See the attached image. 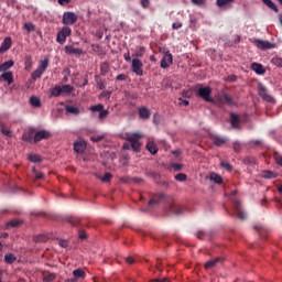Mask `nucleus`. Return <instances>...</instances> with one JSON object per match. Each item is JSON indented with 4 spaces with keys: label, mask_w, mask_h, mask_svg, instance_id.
I'll list each match as a JSON object with an SVG mask.
<instances>
[{
    "label": "nucleus",
    "mask_w": 282,
    "mask_h": 282,
    "mask_svg": "<svg viewBox=\"0 0 282 282\" xmlns=\"http://www.w3.org/2000/svg\"><path fill=\"white\" fill-rule=\"evenodd\" d=\"M141 138H144V134L140 132H135L133 134L127 135L126 140L130 142L131 149L135 153H140V149H142V143H140Z\"/></svg>",
    "instance_id": "nucleus-1"
},
{
    "label": "nucleus",
    "mask_w": 282,
    "mask_h": 282,
    "mask_svg": "<svg viewBox=\"0 0 282 282\" xmlns=\"http://www.w3.org/2000/svg\"><path fill=\"white\" fill-rule=\"evenodd\" d=\"M210 94H213V88H210V86H203V85H198V89L196 93V96H198V98H202L203 100H205V102H215V99L213 97H210Z\"/></svg>",
    "instance_id": "nucleus-2"
},
{
    "label": "nucleus",
    "mask_w": 282,
    "mask_h": 282,
    "mask_svg": "<svg viewBox=\"0 0 282 282\" xmlns=\"http://www.w3.org/2000/svg\"><path fill=\"white\" fill-rule=\"evenodd\" d=\"M48 67H50V58L45 57L44 59H41L39 67L31 75L33 80L41 78L43 74H45Z\"/></svg>",
    "instance_id": "nucleus-3"
},
{
    "label": "nucleus",
    "mask_w": 282,
    "mask_h": 282,
    "mask_svg": "<svg viewBox=\"0 0 282 282\" xmlns=\"http://www.w3.org/2000/svg\"><path fill=\"white\" fill-rule=\"evenodd\" d=\"M72 34V28L64 26L56 36V43H59V45H64L65 41H67V36H70Z\"/></svg>",
    "instance_id": "nucleus-4"
},
{
    "label": "nucleus",
    "mask_w": 282,
    "mask_h": 282,
    "mask_svg": "<svg viewBox=\"0 0 282 282\" xmlns=\"http://www.w3.org/2000/svg\"><path fill=\"white\" fill-rule=\"evenodd\" d=\"M131 63H132L131 69L133 72V74H137V76H143L144 70L142 69V67H144V64L141 62V59L132 58Z\"/></svg>",
    "instance_id": "nucleus-5"
},
{
    "label": "nucleus",
    "mask_w": 282,
    "mask_h": 282,
    "mask_svg": "<svg viewBox=\"0 0 282 282\" xmlns=\"http://www.w3.org/2000/svg\"><path fill=\"white\" fill-rule=\"evenodd\" d=\"M253 45H256L258 50H262L263 52H265V50H274V47H276L274 43H270L260 39L253 40Z\"/></svg>",
    "instance_id": "nucleus-6"
},
{
    "label": "nucleus",
    "mask_w": 282,
    "mask_h": 282,
    "mask_svg": "<svg viewBox=\"0 0 282 282\" xmlns=\"http://www.w3.org/2000/svg\"><path fill=\"white\" fill-rule=\"evenodd\" d=\"M259 89V96L262 100H265L267 102H274V97L270 96L268 93V88L263 84L258 85Z\"/></svg>",
    "instance_id": "nucleus-7"
},
{
    "label": "nucleus",
    "mask_w": 282,
    "mask_h": 282,
    "mask_svg": "<svg viewBox=\"0 0 282 282\" xmlns=\"http://www.w3.org/2000/svg\"><path fill=\"white\" fill-rule=\"evenodd\" d=\"M173 65V54L171 51H166L161 59V67L162 69H169Z\"/></svg>",
    "instance_id": "nucleus-8"
},
{
    "label": "nucleus",
    "mask_w": 282,
    "mask_h": 282,
    "mask_svg": "<svg viewBox=\"0 0 282 282\" xmlns=\"http://www.w3.org/2000/svg\"><path fill=\"white\" fill-rule=\"evenodd\" d=\"M78 21V15L74 12H64L63 14V24L64 25H74Z\"/></svg>",
    "instance_id": "nucleus-9"
},
{
    "label": "nucleus",
    "mask_w": 282,
    "mask_h": 282,
    "mask_svg": "<svg viewBox=\"0 0 282 282\" xmlns=\"http://www.w3.org/2000/svg\"><path fill=\"white\" fill-rule=\"evenodd\" d=\"M51 137H52V134L47 130L36 131L34 134V144L41 142V140H48V138H51Z\"/></svg>",
    "instance_id": "nucleus-10"
},
{
    "label": "nucleus",
    "mask_w": 282,
    "mask_h": 282,
    "mask_svg": "<svg viewBox=\"0 0 282 282\" xmlns=\"http://www.w3.org/2000/svg\"><path fill=\"white\" fill-rule=\"evenodd\" d=\"M221 263H224V257L214 258L205 263V270H213V268H217Z\"/></svg>",
    "instance_id": "nucleus-11"
},
{
    "label": "nucleus",
    "mask_w": 282,
    "mask_h": 282,
    "mask_svg": "<svg viewBox=\"0 0 282 282\" xmlns=\"http://www.w3.org/2000/svg\"><path fill=\"white\" fill-rule=\"evenodd\" d=\"M230 124L232 129H240L241 127V119L239 118V115L232 112L230 115Z\"/></svg>",
    "instance_id": "nucleus-12"
},
{
    "label": "nucleus",
    "mask_w": 282,
    "mask_h": 282,
    "mask_svg": "<svg viewBox=\"0 0 282 282\" xmlns=\"http://www.w3.org/2000/svg\"><path fill=\"white\" fill-rule=\"evenodd\" d=\"M35 131L36 130L34 128L29 129L22 134V140H24V142H34Z\"/></svg>",
    "instance_id": "nucleus-13"
},
{
    "label": "nucleus",
    "mask_w": 282,
    "mask_h": 282,
    "mask_svg": "<svg viewBox=\"0 0 282 282\" xmlns=\"http://www.w3.org/2000/svg\"><path fill=\"white\" fill-rule=\"evenodd\" d=\"M12 47V37H6L0 46V54H4V52H8Z\"/></svg>",
    "instance_id": "nucleus-14"
},
{
    "label": "nucleus",
    "mask_w": 282,
    "mask_h": 282,
    "mask_svg": "<svg viewBox=\"0 0 282 282\" xmlns=\"http://www.w3.org/2000/svg\"><path fill=\"white\" fill-rule=\"evenodd\" d=\"M210 140L215 144V147H223V144H226V142H228L227 138L220 135H212Z\"/></svg>",
    "instance_id": "nucleus-15"
},
{
    "label": "nucleus",
    "mask_w": 282,
    "mask_h": 282,
    "mask_svg": "<svg viewBox=\"0 0 282 282\" xmlns=\"http://www.w3.org/2000/svg\"><path fill=\"white\" fill-rule=\"evenodd\" d=\"M162 199H166V194H155L152 199L149 200V206H156Z\"/></svg>",
    "instance_id": "nucleus-16"
},
{
    "label": "nucleus",
    "mask_w": 282,
    "mask_h": 282,
    "mask_svg": "<svg viewBox=\"0 0 282 282\" xmlns=\"http://www.w3.org/2000/svg\"><path fill=\"white\" fill-rule=\"evenodd\" d=\"M1 80H4L8 85H12V83H14V75L12 72H4L0 75V82Z\"/></svg>",
    "instance_id": "nucleus-17"
},
{
    "label": "nucleus",
    "mask_w": 282,
    "mask_h": 282,
    "mask_svg": "<svg viewBox=\"0 0 282 282\" xmlns=\"http://www.w3.org/2000/svg\"><path fill=\"white\" fill-rule=\"evenodd\" d=\"M234 206H235V214L238 217V219H241V220L246 219V214L243 213V210H241V203L235 202Z\"/></svg>",
    "instance_id": "nucleus-18"
},
{
    "label": "nucleus",
    "mask_w": 282,
    "mask_h": 282,
    "mask_svg": "<svg viewBox=\"0 0 282 282\" xmlns=\"http://www.w3.org/2000/svg\"><path fill=\"white\" fill-rule=\"evenodd\" d=\"M65 52L66 54H73L74 56H80L84 54L83 48H76L72 45L65 46Z\"/></svg>",
    "instance_id": "nucleus-19"
},
{
    "label": "nucleus",
    "mask_w": 282,
    "mask_h": 282,
    "mask_svg": "<svg viewBox=\"0 0 282 282\" xmlns=\"http://www.w3.org/2000/svg\"><path fill=\"white\" fill-rule=\"evenodd\" d=\"M170 213H172V215H184V208L173 203L170 205Z\"/></svg>",
    "instance_id": "nucleus-20"
},
{
    "label": "nucleus",
    "mask_w": 282,
    "mask_h": 282,
    "mask_svg": "<svg viewBox=\"0 0 282 282\" xmlns=\"http://www.w3.org/2000/svg\"><path fill=\"white\" fill-rule=\"evenodd\" d=\"M139 117L141 120H149L151 118V110L147 107H141L139 109Z\"/></svg>",
    "instance_id": "nucleus-21"
},
{
    "label": "nucleus",
    "mask_w": 282,
    "mask_h": 282,
    "mask_svg": "<svg viewBox=\"0 0 282 282\" xmlns=\"http://www.w3.org/2000/svg\"><path fill=\"white\" fill-rule=\"evenodd\" d=\"M251 69L256 72V74H258L259 76H263V74H265V68H263V65L259 63H252Z\"/></svg>",
    "instance_id": "nucleus-22"
},
{
    "label": "nucleus",
    "mask_w": 282,
    "mask_h": 282,
    "mask_svg": "<svg viewBox=\"0 0 282 282\" xmlns=\"http://www.w3.org/2000/svg\"><path fill=\"white\" fill-rule=\"evenodd\" d=\"M29 162H32L33 164H39L41 162H43V156L39 155L36 153H31L28 156Z\"/></svg>",
    "instance_id": "nucleus-23"
},
{
    "label": "nucleus",
    "mask_w": 282,
    "mask_h": 282,
    "mask_svg": "<svg viewBox=\"0 0 282 282\" xmlns=\"http://www.w3.org/2000/svg\"><path fill=\"white\" fill-rule=\"evenodd\" d=\"M145 149L151 153L152 155H155L158 153V145L153 141H148Z\"/></svg>",
    "instance_id": "nucleus-24"
},
{
    "label": "nucleus",
    "mask_w": 282,
    "mask_h": 282,
    "mask_svg": "<svg viewBox=\"0 0 282 282\" xmlns=\"http://www.w3.org/2000/svg\"><path fill=\"white\" fill-rule=\"evenodd\" d=\"M87 148V145L85 144V142H75L74 143V151L75 153H85V149Z\"/></svg>",
    "instance_id": "nucleus-25"
},
{
    "label": "nucleus",
    "mask_w": 282,
    "mask_h": 282,
    "mask_svg": "<svg viewBox=\"0 0 282 282\" xmlns=\"http://www.w3.org/2000/svg\"><path fill=\"white\" fill-rule=\"evenodd\" d=\"M209 180L212 182H214L215 184H224V178L221 177V175H219L215 172L210 173Z\"/></svg>",
    "instance_id": "nucleus-26"
},
{
    "label": "nucleus",
    "mask_w": 282,
    "mask_h": 282,
    "mask_svg": "<svg viewBox=\"0 0 282 282\" xmlns=\"http://www.w3.org/2000/svg\"><path fill=\"white\" fill-rule=\"evenodd\" d=\"M66 113H70L72 116L80 115V109L76 106H66Z\"/></svg>",
    "instance_id": "nucleus-27"
},
{
    "label": "nucleus",
    "mask_w": 282,
    "mask_h": 282,
    "mask_svg": "<svg viewBox=\"0 0 282 282\" xmlns=\"http://www.w3.org/2000/svg\"><path fill=\"white\" fill-rule=\"evenodd\" d=\"M10 67H14V61L10 59L0 65V72H8Z\"/></svg>",
    "instance_id": "nucleus-28"
},
{
    "label": "nucleus",
    "mask_w": 282,
    "mask_h": 282,
    "mask_svg": "<svg viewBox=\"0 0 282 282\" xmlns=\"http://www.w3.org/2000/svg\"><path fill=\"white\" fill-rule=\"evenodd\" d=\"M65 221H68L72 226H78L80 224V219L74 216H65Z\"/></svg>",
    "instance_id": "nucleus-29"
},
{
    "label": "nucleus",
    "mask_w": 282,
    "mask_h": 282,
    "mask_svg": "<svg viewBox=\"0 0 282 282\" xmlns=\"http://www.w3.org/2000/svg\"><path fill=\"white\" fill-rule=\"evenodd\" d=\"M235 3V0H217L216 4L218 8H226L228 6H232Z\"/></svg>",
    "instance_id": "nucleus-30"
},
{
    "label": "nucleus",
    "mask_w": 282,
    "mask_h": 282,
    "mask_svg": "<svg viewBox=\"0 0 282 282\" xmlns=\"http://www.w3.org/2000/svg\"><path fill=\"white\" fill-rule=\"evenodd\" d=\"M196 237H197V239H200V241H204V239H210V234H208L205 230H198L196 232Z\"/></svg>",
    "instance_id": "nucleus-31"
},
{
    "label": "nucleus",
    "mask_w": 282,
    "mask_h": 282,
    "mask_svg": "<svg viewBox=\"0 0 282 282\" xmlns=\"http://www.w3.org/2000/svg\"><path fill=\"white\" fill-rule=\"evenodd\" d=\"M50 94H51V97L58 98V96H61V94H63L61 90V86L56 85L55 87H53L50 90Z\"/></svg>",
    "instance_id": "nucleus-32"
},
{
    "label": "nucleus",
    "mask_w": 282,
    "mask_h": 282,
    "mask_svg": "<svg viewBox=\"0 0 282 282\" xmlns=\"http://www.w3.org/2000/svg\"><path fill=\"white\" fill-rule=\"evenodd\" d=\"M264 6H268L273 12H279V7L272 0H262Z\"/></svg>",
    "instance_id": "nucleus-33"
},
{
    "label": "nucleus",
    "mask_w": 282,
    "mask_h": 282,
    "mask_svg": "<svg viewBox=\"0 0 282 282\" xmlns=\"http://www.w3.org/2000/svg\"><path fill=\"white\" fill-rule=\"evenodd\" d=\"M30 105L32 106V107H35V108H39V107H41V98H39V97H36V96H32L31 98H30Z\"/></svg>",
    "instance_id": "nucleus-34"
},
{
    "label": "nucleus",
    "mask_w": 282,
    "mask_h": 282,
    "mask_svg": "<svg viewBox=\"0 0 282 282\" xmlns=\"http://www.w3.org/2000/svg\"><path fill=\"white\" fill-rule=\"evenodd\" d=\"M7 228H19L21 226V220L11 219L6 224Z\"/></svg>",
    "instance_id": "nucleus-35"
},
{
    "label": "nucleus",
    "mask_w": 282,
    "mask_h": 282,
    "mask_svg": "<svg viewBox=\"0 0 282 282\" xmlns=\"http://www.w3.org/2000/svg\"><path fill=\"white\" fill-rule=\"evenodd\" d=\"M14 261H17V256H14V253H7L4 256V263L12 264Z\"/></svg>",
    "instance_id": "nucleus-36"
},
{
    "label": "nucleus",
    "mask_w": 282,
    "mask_h": 282,
    "mask_svg": "<svg viewBox=\"0 0 282 282\" xmlns=\"http://www.w3.org/2000/svg\"><path fill=\"white\" fill-rule=\"evenodd\" d=\"M145 52L147 50L144 48V46H140L138 51L134 54H132V58H142Z\"/></svg>",
    "instance_id": "nucleus-37"
},
{
    "label": "nucleus",
    "mask_w": 282,
    "mask_h": 282,
    "mask_svg": "<svg viewBox=\"0 0 282 282\" xmlns=\"http://www.w3.org/2000/svg\"><path fill=\"white\" fill-rule=\"evenodd\" d=\"M262 177H264V180H274V177H276V173L267 170L262 172Z\"/></svg>",
    "instance_id": "nucleus-38"
},
{
    "label": "nucleus",
    "mask_w": 282,
    "mask_h": 282,
    "mask_svg": "<svg viewBox=\"0 0 282 282\" xmlns=\"http://www.w3.org/2000/svg\"><path fill=\"white\" fill-rule=\"evenodd\" d=\"M73 276L77 278L78 279H85L86 276V273L83 269H76L73 271Z\"/></svg>",
    "instance_id": "nucleus-39"
},
{
    "label": "nucleus",
    "mask_w": 282,
    "mask_h": 282,
    "mask_svg": "<svg viewBox=\"0 0 282 282\" xmlns=\"http://www.w3.org/2000/svg\"><path fill=\"white\" fill-rule=\"evenodd\" d=\"M100 72L101 76H107V74H109V64L107 62L100 64Z\"/></svg>",
    "instance_id": "nucleus-40"
},
{
    "label": "nucleus",
    "mask_w": 282,
    "mask_h": 282,
    "mask_svg": "<svg viewBox=\"0 0 282 282\" xmlns=\"http://www.w3.org/2000/svg\"><path fill=\"white\" fill-rule=\"evenodd\" d=\"M43 281H44V282H53V281H56V273L47 272V274H45V275L43 276Z\"/></svg>",
    "instance_id": "nucleus-41"
},
{
    "label": "nucleus",
    "mask_w": 282,
    "mask_h": 282,
    "mask_svg": "<svg viewBox=\"0 0 282 282\" xmlns=\"http://www.w3.org/2000/svg\"><path fill=\"white\" fill-rule=\"evenodd\" d=\"M61 91H62V94H72V91H74V88L72 85L66 84V85L61 86Z\"/></svg>",
    "instance_id": "nucleus-42"
},
{
    "label": "nucleus",
    "mask_w": 282,
    "mask_h": 282,
    "mask_svg": "<svg viewBox=\"0 0 282 282\" xmlns=\"http://www.w3.org/2000/svg\"><path fill=\"white\" fill-rule=\"evenodd\" d=\"M223 98L227 102V105H235L232 97L228 93H224Z\"/></svg>",
    "instance_id": "nucleus-43"
},
{
    "label": "nucleus",
    "mask_w": 282,
    "mask_h": 282,
    "mask_svg": "<svg viewBox=\"0 0 282 282\" xmlns=\"http://www.w3.org/2000/svg\"><path fill=\"white\" fill-rule=\"evenodd\" d=\"M90 111H99V113L105 110V106L102 104H98V105H95V106H91L89 108Z\"/></svg>",
    "instance_id": "nucleus-44"
},
{
    "label": "nucleus",
    "mask_w": 282,
    "mask_h": 282,
    "mask_svg": "<svg viewBox=\"0 0 282 282\" xmlns=\"http://www.w3.org/2000/svg\"><path fill=\"white\" fill-rule=\"evenodd\" d=\"M272 65H275V67H282V58L281 57H273L271 59Z\"/></svg>",
    "instance_id": "nucleus-45"
},
{
    "label": "nucleus",
    "mask_w": 282,
    "mask_h": 282,
    "mask_svg": "<svg viewBox=\"0 0 282 282\" xmlns=\"http://www.w3.org/2000/svg\"><path fill=\"white\" fill-rule=\"evenodd\" d=\"M1 133L3 135H7V138H12V131L9 129V128H6V127H1Z\"/></svg>",
    "instance_id": "nucleus-46"
},
{
    "label": "nucleus",
    "mask_w": 282,
    "mask_h": 282,
    "mask_svg": "<svg viewBox=\"0 0 282 282\" xmlns=\"http://www.w3.org/2000/svg\"><path fill=\"white\" fill-rule=\"evenodd\" d=\"M113 180V175L109 172H106L101 177V182H111Z\"/></svg>",
    "instance_id": "nucleus-47"
},
{
    "label": "nucleus",
    "mask_w": 282,
    "mask_h": 282,
    "mask_svg": "<svg viewBox=\"0 0 282 282\" xmlns=\"http://www.w3.org/2000/svg\"><path fill=\"white\" fill-rule=\"evenodd\" d=\"M175 180H176L177 182H186L187 176H186V174H184V173H180V174H176V175H175Z\"/></svg>",
    "instance_id": "nucleus-48"
},
{
    "label": "nucleus",
    "mask_w": 282,
    "mask_h": 282,
    "mask_svg": "<svg viewBox=\"0 0 282 282\" xmlns=\"http://www.w3.org/2000/svg\"><path fill=\"white\" fill-rule=\"evenodd\" d=\"M24 30H26L28 32H34V30H36V28L34 26L33 23L29 22L24 24Z\"/></svg>",
    "instance_id": "nucleus-49"
},
{
    "label": "nucleus",
    "mask_w": 282,
    "mask_h": 282,
    "mask_svg": "<svg viewBox=\"0 0 282 282\" xmlns=\"http://www.w3.org/2000/svg\"><path fill=\"white\" fill-rule=\"evenodd\" d=\"M109 116V110H102L99 112V120L102 122Z\"/></svg>",
    "instance_id": "nucleus-50"
},
{
    "label": "nucleus",
    "mask_w": 282,
    "mask_h": 282,
    "mask_svg": "<svg viewBox=\"0 0 282 282\" xmlns=\"http://www.w3.org/2000/svg\"><path fill=\"white\" fill-rule=\"evenodd\" d=\"M220 166H223V169H225L226 171H232V165H230V163L223 161L220 163Z\"/></svg>",
    "instance_id": "nucleus-51"
},
{
    "label": "nucleus",
    "mask_w": 282,
    "mask_h": 282,
    "mask_svg": "<svg viewBox=\"0 0 282 282\" xmlns=\"http://www.w3.org/2000/svg\"><path fill=\"white\" fill-rule=\"evenodd\" d=\"M171 166L173 167L174 171H182V169L184 167V165L180 163H172Z\"/></svg>",
    "instance_id": "nucleus-52"
},
{
    "label": "nucleus",
    "mask_w": 282,
    "mask_h": 282,
    "mask_svg": "<svg viewBox=\"0 0 282 282\" xmlns=\"http://www.w3.org/2000/svg\"><path fill=\"white\" fill-rule=\"evenodd\" d=\"M35 241H37V242H45V241H47V236L40 235V236L36 237Z\"/></svg>",
    "instance_id": "nucleus-53"
},
{
    "label": "nucleus",
    "mask_w": 282,
    "mask_h": 282,
    "mask_svg": "<svg viewBox=\"0 0 282 282\" xmlns=\"http://www.w3.org/2000/svg\"><path fill=\"white\" fill-rule=\"evenodd\" d=\"M183 98H191L193 96V91L191 90H183L182 91Z\"/></svg>",
    "instance_id": "nucleus-54"
},
{
    "label": "nucleus",
    "mask_w": 282,
    "mask_h": 282,
    "mask_svg": "<svg viewBox=\"0 0 282 282\" xmlns=\"http://www.w3.org/2000/svg\"><path fill=\"white\" fill-rule=\"evenodd\" d=\"M234 151H235V153H239V151H241V143L235 142L234 143Z\"/></svg>",
    "instance_id": "nucleus-55"
},
{
    "label": "nucleus",
    "mask_w": 282,
    "mask_h": 282,
    "mask_svg": "<svg viewBox=\"0 0 282 282\" xmlns=\"http://www.w3.org/2000/svg\"><path fill=\"white\" fill-rule=\"evenodd\" d=\"M192 3L198 8L204 7V0H192Z\"/></svg>",
    "instance_id": "nucleus-56"
},
{
    "label": "nucleus",
    "mask_w": 282,
    "mask_h": 282,
    "mask_svg": "<svg viewBox=\"0 0 282 282\" xmlns=\"http://www.w3.org/2000/svg\"><path fill=\"white\" fill-rule=\"evenodd\" d=\"M128 76L124 75V74H119L116 78V80H119V82H124L127 80Z\"/></svg>",
    "instance_id": "nucleus-57"
},
{
    "label": "nucleus",
    "mask_w": 282,
    "mask_h": 282,
    "mask_svg": "<svg viewBox=\"0 0 282 282\" xmlns=\"http://www.w3.org/2000/svg\"><path fill=\"white\" fill-rule=\"evenodd\" d=\"M178 102L181 106L183 105V107H188L189 105L188 100L182 98H178Z\"/></svg>",
    "instance_id": "nucleus-58"
},
{
    "label": "nucleus",
    "mask_w": 282,
    "mask_h": 282,
    "mask_svg": "<svg viewBox=\"0 0 282 282\" xmlns=\"http://www.w3.org/2000/svg\"><path fill=\"white\" fill-rule=\"evenodd\" d=\"M182 22H174L173 24H172V28H173V30H180L181 28H182Z\"/></svg>",
    "instance_id": "nucleus-59"
},
{
    "label": "nucleus",
    "mask_w": 282,
    "mask_h": 282,
    "mask_svg": "<svg viewBox=\"0 0 282 282\" xmlns=\"http://www.w3.org/2000/svg\"><path fill=\"white\" fill-rule=\"evenodd\" d=\"M141 6H142V8H149V6H151V1L150 0H141Z\"/></svg>",
    "instance_id": "nucleus-60"
},
{
    "label": "nucleus",
    "mask_w": 282,
    "mask_h": 282,
    "mask_svg": "<svg viewBox=\"0 0 282 282\" xmlns=\"http://www.w3.org/2000/svg\"><path fill=\"white\" fill-rule=\"evenodd\" d=\"M59 246L61 248H68L69 247V243L67 242V240H59Z\"/></svg>",
    "instance_id": "nucleus-61"
},
{
    "label": "nucleus",
    "mask_w": 282,
    "mask_h": 282,
    "mask_svg": "<svg viewBox=\"0 0 282 282\" xmlns=\"http://www.w3.org/2000/svg\"><path fill=\"white\" fill-rule=\"evenodd\" d=\"M227 80H229V83H237V76L236 75H229L227 77Z\"/></svg>",
    "instance_id": "nucleus-62"
},
{
    "label": "nucleus",
    "mask_w": 282,
    "mask_h": 282,
    "mask_svg": "<svg viewBox=\"0 0 282 282\" xmlns=\"http://www.w3.org/2000/svg\"><path fill=\"white\" fill-rule=\"evenodd\" d=\"M123 58H124V61H127V63H131L133 61V59H131V55L129 52L123 55Z\"/></svg>",
    "instance_id": "nucleus-63"
},
{
    "label": "nucleus",
    "mask_w": 282,
    "mask_h": 282,
    "mask_svg": "<svg viewBox=\"0 0 282 282\" xmlns=\"http://www.w3.org/2000/svg\"><path fill=\"white\" fill-rule=\"evenodd\" d=\"M126 262H128L129 265H133V263H135V260L132 257H128L126 258Z\"/></svg>",
    "instance_id": "nucleus-64"
}]
</instances>
